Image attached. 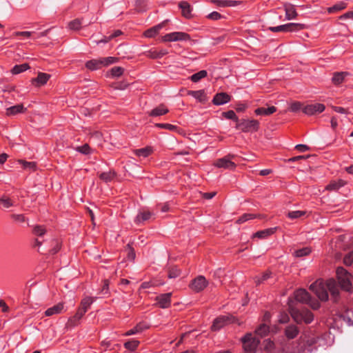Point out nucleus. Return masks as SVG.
<instances>
[{"instance_id": "f257e3e1", "label": "nucleus", "mask_w": 353, "mask_h": 353, "mask_svg": "<svg viewBox=\"0 0 353 353\" xmlns=\"http://www.w3.org/2000/svg\"><path fill=\"white\" fill-rule=\"evenodd\" d=\"M310 290L322 301L328 299L327 291L331 293L334 301H336L339 294L338 284L334 279H330L326 283L323 280H317L310 285Z\"/></svg>"}, {"instance_id": "f03ea898", "label": "nucleus", "mask_w": 353, "mask_h": 353, "mask_svg": "<svg viewBox=\"0 0 353 353\" xmlns=\"http://www.w3.org/2000/svg\"><path fill=\"white\" fill-rule=\"evenodd\" d=\"M292 301H289V310L290 313L293 319L297 323H301L304 322L305 323H310L314 319L313 314L307 309L303 308L301 310L297 309L292 305Z\"/></svg>"}, {"instance_id": "7ed1b4c3", "label": "nucleus", "mask_w": 353, "mask_h": 353, "mask_svg": "<svg viewBox=\"0 0 353 353\" xmlns=\"http://www.w3.org/2000/svg\"><path fill=\"white\" fill-rule=\"evenodd\" d=\"M93 303V299L91 297H85L81 302V306L77 310V313L71 318L69 319L67 323V327H74L77 325L78 321L82 318L84 314L87 312L88 309Z\"/></svg>"}, {"instance_id": "20e7f679", "label": "nucleus", "mask_w": 353, "mask_h": 353, "mask_svg": "<svg viewBox=\"0 0 353 353\" xmlns=\"http://www.w3.org/2000/svg\"><path fill=\"white\" fill-rule=\"evenodd\" d=\"M294 298L300 303L309 305L314 310H316L320 307L319 301L312 299L310 294L304 289L296 290L294 292Z\"/></svg>"}, {"instance_id": "39448f33", "label": "nucleus", "mask_w": 353, "mask_h": 353, "mask_svg": "<svg viewBox=\"0 0 353 353\" xmlns=\"http://www.w3.org/2000/svg\"><path fill=\"white\" fill-rule=\"evenodd\" d=\"M336 276L341 288L346 291L351 289V275L343 268L339 267L336 270Z\"/></svg>"}, {"instance_id": "423d86ee", "label": "nucleus", "mask_w": 353, "mask_h": 353, "mask_svg": "<svg viewBox=\"0 0 353 353\" xmlns=\"http://www.w3.org/2000/svg\"><path fill=\"white\" fill-rule=\"evenodd\" d=\"M228 323H238L239 325L241 324V323L235 316H221L214 320L211 329L213 331H217Z\"/></svg>"}, {"instance_id": "0eeeda50", "label": "nucleus", "mask_w": 353, "mask_h": 353, "mask_svg": "<svg viewBox=\"0 0 353 353\" xmlns=\"http://www.w3.org/2000/svg\"><path fill=\"white\" fill-rule=\"evenodd\" d=\"M305 26L302 23H289L284 25H281L276 27H270L268 29L274 32H297L303 30Z\"/></svg>"}, {"instance_id": "6e6552de", "label": "nucleus", "mask_w": 353, "mask_h": 353, "mask_svg": "<svg viewBox=\"0 0 353 353\" xmlns=\"http://www.w3.org/2000/svg\"><path fill=\"white\" fill-rule=\"evenodd\" d=\"M236 128L244 132L257 131L259 128V123L254 119H241L237 121Z\"/></svg>"}, {"instance_id": "1a4fd4ad", "label": "nucleus", "mask_w": 353, "mask_h": 353, "mask_svg": "<svg viewBox=\"0 0 353 353\" xmlns=\"http://www.w3.org/2000/svg\"><path fill=\"white\" fill-rule=\"evenodd\" d=\"M234 157L233 154H228L221 159H217L214 165L220 168H224L227 170H234L236 168V164L233 161H232V159Z\"/></svg>"}, {"instance_id": "9d476101", "label": "nucleus", "mask_w": 353, "mask_h": 353, "mask_svg": "<svg viewBox=\"0 0 353 353\" xmlns=\"http://www.w3.org/2000/svg\"><path fill=\"white\" fill-rule=\"evenodd\" d=\"M245 351L251 353L257 347L259 341L252 336L251 333L247 334L242 339Z\"/></svg>"}, {"instance_id": "9b49d317", "label": "nucleus", "mask_w": 353, "mask_h": 353, "mask_svg": "<svg viewBox=\"0 0 353 353\" xmlns=\"http://www.w3.org/2000/svg\"><path fill=\"white\" fill-rule=\"evenodd\" d=\"M162 41L164 42L168 41H185L190 39L189 34L182 32H174L169 34H166L162 37Z\"/></svg>"}, {"instance_id": "f8f14e48", "label": "nucleus", "mask_w": 353, "mask_h": 353, "mask_svg": "<svg viewBox=\"0 0 353 353\" xmlns=\"http://www.w3.org/2000/svg\"><path fill=\"white\" fill-rule=\"evenodd\" d=\"M325 110V105L321 103L309 104L305 106L303 112L308 115L321 113Z\"/></svg>"}, {"instance_id": "ddd939ff", "label": "nucleus", "mask_w": 353, "mask_h": 353, "mask_svg": "<svg viewBox=\"0 0 353 353\" xmlns=\"http://www.w3.org/2000/svg\"><path fill=\"white\" fill-rule=\"evenodd\" d=\"M208 285V281L203 276H199L194 279L191 283V288L196 291L200 292L203 290Z\"/></svg>"}, {"instance_id": "4468645a", "label": "nucleus", "mask_w": 353, "mask_h": 353, "mask_svg": "<svg viewBox=\"0 0 353 353\" xmlns=\"http://www.w3.org/2000/svg\"><path fill=\"white\" fill-rule=\"evenodd\" d=\"M168 53V51L165 49H161L159 50H157L156 49H151L150 50L145 51L143 54L150 59H160L164 55L167 54Z\"/></svg>"}, {"instance_id": "2eb2a0df", "label": "nucleus", "mask_w": 353, "mask_h": 353, "mask_svg": "<svg viewBox=\"0 0 353 353\" xmlns=\"http://www.w3.org/2000/svg\"><path fill=\"white\" fill-rule=\"evenodd\" d=\"M284 10L285 12V17L288 20L294 19L298 16L294 6L291 3H285L284 5Z\"/></svg>"}, {"instance_id": "dca6fc26", "label": "nucleus", "mask_w": 353, "mask_h": 353, "mask_svg": "<svg viewBox=\"0 0 353 353\" xmlns=\"http://www.w3.org/2000/svg\"><path fill=\"white\" fill-rule=\"evenodd\" d=\"M171 293L161 294L157 297L158 305L162 308H166L170 305Z\"/></svg>"}, {"instance_id": "f3484780", "label": "nucleus", "mask_w": 353, "mask_h": 353, "mask_svg": "<svg viewBox=\"0 0 353 353\" xmlns=\"http://www.w3.org/2000/svg\"><path fill=\"white\" fill-rule=\"evenodd\" d=\"M230 96L225 92H221L216 94L214 99H213V103L215 105H223L224 103H226L227 102L230 101Z\"/></svg>"}, {"instance_id": "a211bd4d", "label": "nucleus", "mask_w": 353, "mask_h": 353, "mask_svg": "<svg viewBox=\"0 0 353 353\" xmlns=\"http://www.w3.org/2000/svg\"><path fill=\"white\" fill-rule=\"evenodd\" d=\"M26 111V108H24L22 104H17L7 108L6 114L7 116H14L17 114L22 113Z\"/></svg>"}, {"instance_id": "6ab92c4d", "label": "nucleus", "mask_w": 353, "mask_h": 353, "mask_svg": "<svg viewBox=\"0 0 353 353\" xmlns=\"http://www.w3.org/2000/svg\"><path fill=\"white\" fill-rule=\"evenodd\" d=\"M167 23V21H163L162 23L147 30L145 32H144V35L146 37H154L155 35H157L159 32L161 30V29Z\"/></svg>"}, {"instance_id": "aec40b11", "label": "nucleus", "mask_w": 353, "mask_h": 353, "mask_svg": "<svg viewBox=\"0 0 353 353\" xmlns=\"http://www.w3.org/2000/svg\"><path fill=\"white\" fill-rule=\"evenodd\" d=\"M152 216V212L148 210H143L137 214L134 221L137 224H140L143 221L149 220Z\"/></svg>"}, {"instance_id": "412c9836", "label": "nucleus", "mask_w": 353, "mask_h": 353, "mask_svg": "<svg viewBox=\"0 0 353 353\" xmlns=\"http://www.w3.org/2000/svg\"><path fill=\"white\" fill-rule=\"evenodd\" d=\"M169 110L166 108V106L163 104H161L152 110L150 112L149 115L151 117H159L167 114Z\"/></svg>"}, {"instance_id": "4be33fe9", "label": "nucleus", "mask_w": 353, "mask_h": 353, "mask_svg": "<svg viewBox=\"0 0 353 353\" xmlns=\"http://www.w3.org/2000/svg\"><path fill=\"white\" fill-rule=\"evenodd\" d=\"M50 75L46 73L39 72L37 78L32 80L33 83H36L37 86L44 85L50 79Z\"/></svg>"}, {"instance_id": "5701e85b", "label": "nucleus", "mask_w": 353, "mask_h": 353, "mask_svg": "<svg viewBox=\"0 0 353 353\" xmlns=\"http://www.w3.org/2000/svg\"><path fill=\"white\" fill-rule=\"evenodd\" d=\"M179 7L181 8L183 17L186 18L191 17L192 8L187 1H183L179 2Z\"/></svg>"}, {"instance_id": "b1692460", "label": "nucleus", "mask_w": 353, "mask_h": 353, "mask_svg": "<svg viewBox=\"0 0 353 353\" xmlns=\"http://www.w3.org/2000/svg\"><path fill=\"white\" fill-rule=\"evenodd\" d=\"M63 309V304L62 303H59L56 305H54L52 307L48 308L45 312V315L47 316H50L54 314H57L61 312Z\"/></svg>"}, {"instance_id": "393cba45", "label": "nucleus", "mask_w": 353, "mask_h": 353, "mask_svg": "<svg viewBox=\"0 0 353 353\" xmlns=\"http://www.w3.org/2000/svg\"><path fill=\"white\" fill-rule=\"evenodd\" d=\"M276 111V108L274 106H270L269 108H259L255 110L254 112L257 115L268 116Z\"/></svg>"}, {"instance_id": "a878e982", "label": "nucleus", "mask_w": 353, "mask_h": 353, "mask_svg": "<svg viewBox=\"0 0 353 353\" xmlns=\"http://www.w3.org/2000/svg\"><path fill=\"white\" fill-rule=\"evenodd\" d=\"M264 217L265 216L261 214H244L236 221V222L238 223H242L248 220L253 219L255 218L263 219Z\"/></svg>"}, {"instance_id": "bb28decb", "label": "nucleus", "mask_w": 353, "mask_h": 353, "mask_svg": "<svg viewBox=\"0 0 353 353\" xmlns=\"http://www.w3.org/2000/svg\"><path fill=\"white\" fill-rule=\"evenodd\" d=\"M85 66L87 68L91 70H96L101 69L102 68V65L101 63V59H92L88 61L85 63Z\"/></svg>"}, {"instance_id": "cd10ccee", "label": "nucleus", "mask_w": 353, "mask_h": 353, "mask_svg": "<svg viewBox=\"0 0 353 353\" xmlns=\"http://www.w3.org/2000/svg\"><path fill=\"white\" fill-rule=\"evenodd\" d=\"M299 333V330L295 325H289L285 328V334L289 339H294Z\"/></svg>"}, {"instance_id": "c85d7f7f", "label": "nucleus", "mask_w": 353, "mask_h": 353, "mask_svg": "<svg viewBox=\"0 0 353 353\" xmlns=\"http://www.w3.org/2000/svg\"><path fill=\"white\" fill-rule=\"evenodd\" d=\"M276 228H268L261 231H259L254 234V237H258L259 239H265L271 234H274L276 231Z\"/></svg>"}, {"instance_id": "c756f323", "label": "nucleus", "mask_w": 353, "mask_h": 353, "mask_svg": "<svg viewBox=\"0 0 353 353\" xmlns=\"http://www.w3.org/2000/svg\"><path fill=\"white\" fill-rule=\"evenodd\" d=\"M188 94L192 96L200 102H205L206 101V96L203 90L197 91H189Z\"/></svg>"}, {"instance_id": "7c9ffc66", "label": "nucleus", "mask_w": 353, "mask_h": 353, "mask_svg": "<svg viewBox=\"0 0 353 353\" xmlns=\"http://www.w3.org/2000/svg\"><path fill=\"white\" fill-rule=\"evenodd\" d=\"M116 176L114 171H109L106 172H102L99 174V178L105 183L110 182L112 181Z\"/></svg>"}, {"instance_id": "2f4dec72", "label": "nucleus", "mask_w": 353, "mask_h": 353, "mask_svg": "<svg viewBox=\"0 0 353 353\" xmlns=\"http://www.w3.org/2000/svg\"><path fill=\"white\" fill-rule=\"evenodd\" d=\"M347 74V72H336L332 77V82L335 85H339L343 81L345 77Z\"/></svg>"}, {"instance_id": "473e14b6", "label": "nucleus", "mask_w": 353, "mask_h": 353, "mask_svg": "<svg viewBox=\"0 0 353 353\" xmlns=\"http://www.w3.org/2000/svg\"><path fill=\"white\" fill-rule=\"evenodd\" d=\"M152 150L150 147H146L134 150V154L138 157H147L152 153Z\"/></svg>"}, {"instance_id": "72a5a7b5", "label": "nucleus", "mask_w": 353, "mask_h": 353, "mask_svg": "<svg viewBox=\"0 0 353 353\" xmlns=\"http://www.w3.org/2000/svg\"><path fill=\"white\" fill-rule=\"evenodd\" d=\"M30 68V66L28 63H23L21 65H16L12 69V73L14 74H19L22 72H24Z\"/></svg>"}, {"instance_id": "f704fd0d", "label": "nucleus", "mask_w": 353, "mask_h": 353, "mask_svg": "<svg viewBox=\"0 0 353 353\" xmlns=\"http://www.w3.org/2000/svg\"><path fill=\"white\" fill-rule=\"evenodd\" d=\"M101 59V63L102 65V68L105 66H108L110 64L116 63L118 61V58L113 57H102Z\"/></svg>"}, {"instance_id": "c9c22d12", "label": "nucleus", "mask_w": 353, "mask_h": 353, "mask_svg": "<svg viewBox=\"0 0 353 353\" xmlns=\"http://www.w3.org/2000/svg\"><path fill=\"white\" fill-rule=\"evenodd\" d=\"M207 71L206 70H201L194 74H192L191 77H190V79L193 81V82H198L201 79L203 78H205L206 76H207Z\"/></svg>"}, {"instance_id": "e433bc0d", "label": "nucleus", "mask_w": 353, "mask_h": 353, "mask_svg": "<svg viewBox=\"0 0 353 353\" xmlns=\"http://www.w3.org/2000/svg\"><path fill=\"white\" fill-rule=\"evenodd\" d=\"M344 185L345 182L342 180H340L339 181H333L327 185V189L330 190H337L341 187H343Z\"/></svg>"}, {"instance_id": "4c0bfd02", "label": "nucleus", "mask_w": 353, "mask_h": 353, "mask_svg": "<svg viewBox=\"0 0 353 353\" xmlns=\"http://www.w3.org/2000/svg\"><path fill=\"white\" fill-rule=\"evenodd\" d=\"M269 332V327L265 323L261 324L256 330V333L260 336H264Z\"/></svg>"}, {"instance_id": "58836bf2", "label": "nucleus", "mask_w": 353, "mask_h": 353, "mask_svg": "<svg viewBox=\"0 0 353 353\" xmlns=\"http://www.w3.org/2000/svg\"><path fill=\"white\" fill-rule=\"evenodd\" d=\"M0 205H2L5 208H8L14 205L12 201L6 196H3L0 199Z\"/></svg>"}, {"instance_id": "ea45409f", "label": "nucleus", "mask_w": 353, "mask_h": 353, "mask_svg": "<svg viewBox=\"0 0 353 353\" xmlns=\"http://www.w3.org/2000/svg\"><path fill=\"white\" fill-rule=\"evenodd\" d=\"M305 214H306L305 211H301V210L292 211V212H289L288 213V216L291 219H295L300 218L302 216H304Z\"/></svg>"}, {"instance_id": "a19ab883", "label": "nucleus", "mask_w": 353, "mask_h": 353, "mask_svg": "<svg viewBox=\"0 0 353 353\" xmlns=\"http://www.w3.org/2000/svg\"><path fill=\"white\" fill-rule=\"evenodd\" d=\"M139 343V342L138 341L132 340V341H127L126 343H125L124 346L126 349H128L129 350L134 351L136 350V348L137 347Z\"/></svg>"}, {"instance_id": "79ce46f5", "label": "nucleus", "mask_w": 353, "mask_h": 353, "mask_svg": "<svg viewBox=\"0 0 353 353\" xmlns=\"http://www.w3.org/2000/svg\"><path fill=\"white\" fill-rule=\"evenodd\" d=\"M19 163H21L25 169L29 170H34L36 169V163L34 162H28L23 160H19Z\"/></svg>"}, {"instance_id": "37998d69", "label": "nucleus", "mask_w": 353, "mask_h": 353, "mask_svg": "<svg viewBox=\"0 0 353 353\" xmlns=\"http://www.w3.org/2000/svg\"><path fill=\"white\" fill-rule=\"evenodd\" d=\"M311 252L310 248H303L302 249L297 250L294 252V254L296 257H302L308 255Z\"/></svg>"}, {"instance_id": "c03bdc74", "label": "nucleus", "mask_w": 353, "mask_h": 353, "mask_svg": "<svg viewBox=\"0 0 353 353\" xmlns=\"http://www.w3.org/2000/svg\"><path fill=\"white\" fill-rule=\"evenodd\" d=\"M81 21L78 19L70 21L68 23L69 28L71 30H79L81 28Z\"/></svg>"}, {"instance_id": "a18cd8bd", "label": "nucleus", "mask_w": 353, "mask_h": 353, "mask_svg": "<svg viewBox=\"0 0 353 353\" xmlns=\"http://www.w3.org/2000/svg\"><path fill=\"white\" fill-rule=\"evenodd\" d=\"M270 275H271V272H266L263 274V275L261 276V278H259V277L256 276L254 278V281H255L256 284L257 285H260L263 281L268 280L270 277Z\"/></svg>"}, {"instance_id": "49530a36", "label": "nucleus", "mask_w": 353, "mask_h": 353, "mask_svg": "<svg viewBox=\"0 0 353 353\" xmlns=\"http://www.w3.org/2000/svg\"><path fill=\"white\" fill-rule=\"evenodd\" d=\"M181 274V271L176 267L170 268L168 272V277L170 279H174L179 276Z\"/></svg>"}, {"instance_id": "de8ad7c7", "label": "nucleus", "mask_w": 353, "mask_h": 353, "mask_svg": "<svg viewBox=\"0 0 353 353\" xmlns=\"http://www.w3.org/2000/svg\"><path fill=\"white\" fill-rule=\"evenodd\" d=\"M346 7V5L343 2H340L332 7L328 8V12L330 13L334 12L341 10L344 9Z\"/></svg>"}, {"instance_id": "09e8293b", "label": "nucleus", "mask_w": 353, "mask_h": 353, "mask_svg": "<svg viewBox=\"0 0 353 353\" xmlns=\"http://www.w3.org/2000/svg\"><path fill=\"white\" fill-rule=\"evenodd\" d=\"M143 327L141 324L137 325L135 327L128 331L125 335L130 336L141 332L143 330Z\"/></svg>"}, {"instance_id": "8fccbe9b", "label": "nucleus", "mask_w": 353, "mask_h": 353, "mask_svg": "<svg viewBox=\"0 0 353 353\" xmlns=\"http://www.w3.org/2000/svg\"><path fill=\"white\" fill-rule=\"evenodd\" d=\"M124 70L121 67H114L111 69L110 72L113 77H120L122 75Z\"/></svg>"}, {"instance_id": "3c124183", "label": "nucleus", "mask_w": 353, "mask_h": 353, "mask_svg": "<svg viewBox=\"0 0 353 353\" xmlns=\"http://www.w3.org/2000/svg\"><path fill=\"white\" fill-rule=\"evenodd\" d=\"M223 115L227 119L234 120L236 123H237V121H239L238 119L235 112L233 110H230L226 112H223Z\"/></svg>"}, {"instance_id": "603ef678", "label": "nucleus", "mask_w": 353, "mask_h": 353, "mask_svg": "<svg viewBox=\"0 0 353 353\" xmlns=\"http://www.w3.org/2000/svg\"><path fill=\"white\" fill-rule=\"evenodd\" d=\"M156 126L160 128L168 129L171 131H174L176 129V126L168 123H157Z\"/></svg>"}, {"instance_id": "864d4df0", "label": "nucleus", "mask_w": 353, "mask_h": 353, "mask_svg": "<svg viewBox=\"0 0 353 353\" xmlns=\"http://www.w3.org/2000/svg\"><path fill=\"white\" fill-rule=\"evenodd\" d=\"M90 148L88 144H85L83 146L77 147V150L82 154H88L90 152Z\"/></svg>"}, {"instance_id": "5fc2aeb1", "label": "nucleus", "mask_w": 353, "mask_h": 353, "mask_svg": "<svg viewBox=\"0 0 353 353\" xmlns=\"http://www.w3.org/2000/svg\"><path fill=\"white\" fill-rule=\"evenodd\" d=\"M136 8L138 12H143L145 10V0H137L136 3Z\"/></svg>"}, {"instance_id": "6e6d98bb", "label": "nucleus", "mask_w": 353, "mask_h": 353, "mask_svg": "<svg viewBox=\"0 0 353 353\" xmlns=\"http://www.w3.org/2000/svg\"><path fill=\"white\" fill-rule=\"evenodd\" d=\"M33 232L36 235L42 236L43 234H45L46 230L41 225H36L34 228Z\"/></svg>"}, {"instance_id": "4d7b16f0", "label": "nucleus", "mask_w": 353, "mask_h": 353, "mask_svg": "<svg viewBox=\"0 0 353 353\" xmlns=\"http://www.w3.org/2000/svg\"><path fill=\"white\" fill-rule=\"evenodd\" d=\"M223 17L217 12H212L208 14V18L212 20H219Z\"/></svg>"}, {"instance_id": "13d9d810", "label": "nucleus", "mask_w": 353, "mask_h": 353, "mask_svg": "<svg viewBox=\"0 0 353 353\" xmlns=\"http://www.w3.org/2000/svg\"><path fill=\"white\" fill-rule=\"evenodd\" d=\"M127 247L128 249V258L132 260H134L135 258V252H134V248H132V246L130 243L128 244Z\"/></svg>"}, {"instance_id": "bf43d9fd", "label": "nucleus", "mask_w": 353, "mask_h": 353, "mask_svg": "<svg viewBox=\"0 0 353 353\" xmlns=\"http://www.w3.org/2000/svg\"><path fill=\"white\" fill-rule=\"evenodd\" d=\"M343 261H344V263L347 265H350L352 263L353 259L351 256V255L350 254V253L347 254V255H345V256L344 257Z\"/></svg>"}, {"instance_id": "052dcab7", "label": "nucleus", "mask_w": 353, "mask_h": 353, "mask_svg": "<svg viewBox=\"0 0 353 353\" xmlns=\"http://www.w3.org/2000/svg\"><path fill=\"white\" fill-rule=\"evenodd\" d=\"M212 2L220 7H227V1L225 0H212Z\"/></svg>"}, {"instance_id": "680f3d73", "label": "nucleus", "mask_w": 353, "mask_h": 353, "mask_svg": "<svg viewBox=\"0 0 353 353\" xmlns=\"http://www.w3.org/2000/svg\"><path fill=\"white\" fill-rule=\"evenodd\" d=\"M295 148L298 150L299 152H305L309 150V147L306 145L299 144L295 146Z\"/></svg>"}, {"instance_id": "e2e57ef3", "label": "nucleus", "mask_w": 353, "mask_h": 353, "mask_svg": "<svg viewBox=\"0 0 353 353\" xmlns=\"http://www.w3.org/2000/svg\"><path fill=\"white\" fill-rule=\"evenodd\" d=\"M12 218L19 222H24L26 221V218L23 214H12Z\"/></svg>"}, {"instance_id": "0e129e2a", "label": "nucleus", "mask_w": 353, "mask_h": 353, "mask_svg": "<svg viewBox=\"0 0 353 353\" xmlns=\"http://www.w3.org/2000/svg\"><path fill=\"white\" fill-rule=\"evenodd\" d=\"M301 108V104L299 102H295L291 105L290 109L292 111L296 112V111L300 110Z\"/></svg>"}, {"instance_id": "69168bd1", "label": "nucleus", "mask_w": 353, "mask_h": 353, "mask_svg": "<svg viewBox=\"0 0 353 353\" xmlns=\"http://www.w3.org/2000/svg\"><path fill=\"white\" fill-rule=\"evenodd\" d=\"M122 34V32L120 30H116L113 33L109 35V39H113Z\"/></svg>"}, {"instance_id": "338daca9", "label": "nucleus", "mask_w": 353, "mask_h": 353, "mask_svg": "<svg viewBox=\"0 0 353 353\" xmlns=\"http://www.w3.org/2000/svg\"><path fill=\"white\" fill-rule=\"evenodd\" d=\"M109 281L108 280L104 281V284L101 290L103 294H107L108 292Z\"/></svg>"}, {"instance_id": "774afa93", "label": "nucleus", "mask_w": 353, "mask_h": 353, "mask_svg": "<svg viewBox=\"0 0 353 353\" xmlns=\"http://www.w3.org/2000/svg\"><path fill=\"white\" fill-rule=\"evenodd\" d=\"M332 109L339 113L345 114L347 112L346 110L342 107L332 106Z\"/></svg>"}]
</instances>
